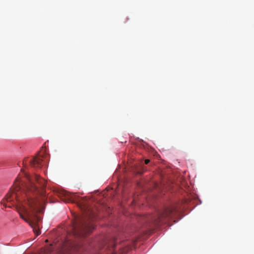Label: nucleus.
<instances>
[{"mask_svg": "<svg viewBox=\"0 0 254 254\" xmlns=\"http://www.w3.org/2000/svg\"><path fill=\"white\" fill-rule=\"evenodd\" d=\"M25 175L30 181L26 189L20 190L19 181L17 178L12 188L5 195V199L7 202H12L13 204H17V209L20 217L29 223L34 233L38 236L41 234L39 225L41 218L37 216V213L41 212V209L37 196L38 194L44 195L46 181L39 175H35L34 180L40 187L39 190L29 175Z\"/></svg>", "mask_w": 254, "mask_h": 254, "instance_id": "nucleus-1", "label": "nucleus"}, {"mask_svg": "<svg viewBox=\"0 0 254 254\" xmlns=\"http://www.w3.org/2000/svg\"><path fill=\"white\" fill-rule=\"evenodd\" d=\"M25 175L30 181L26 189L20 190L19 181L17 178L12 188L5 195V199L7 202H12L13 204H17V209L20 217L29 223L34 233L38 236L41 234L39 225L41 218L37 216V213L41 212V209L37 196L38 194L44 195L46 181L39 175H35L34 180L40 187L39 190L29 175Z\"/></svg>", "mask_w": 254, "mask_h": 254, "instance_id": "nucleus-2", "label": "nucleus"}, {"mask_svg": "<svg viewBox=\"0 0 254 254\" xmlns=\"http://www.w3.org/2000/svg\"><path fill=\"white\" fill-rule=\"evenodd\" d=\"M175 211V209L172 207L165 208L159 212L157 217L153 218L152 221H154V223L157 224L162 222L165 218H171Z\"/></svg>", "mask_w": 254, "mask_h": 254, "instance_id": "nucleus-3", "label": "nucleus"}, {"mask_svg": "<svg viewBox=\"0 0 254 254\" xmlns=\"http://www.w3.org/2000/svg\"><path fill=\"white\" fill-rule=\"evenodd\" d=\"M48 159L43 154H39L29 161L31 166L34 168H41L46 166Z\"/></svg>", "mask_w": 254, "mask_h": 254, "instance_id": "nucleus-4", "label": "nucleus"}, {"mask_svg": "<svg viewBox=\"0 0 254 254\" xmlns=\"http://www.w3.org/2000/svg\"><path fill=\"white\" fill-rule=\"evenodd\" d=\"M75 235L78 237H84L92 231V227L85 224H82L79 226L74 227Z\"/></svg>", "mask_w": 254, "mask_h": 254, "instance_id": "nucleus-5", "label": "nucleus"}, {"mask_svg": "<svg viewBox=\"0 0 254 254\" xmlns=\"http://www.w3.org/2000/svg\"><path fill=\"white\" fill-rule=\"evenodd\" d=\"M53 251L51 246L47 247L46 249L42 250L41 254H50Z\"/></svg>", "mask_w": 254, "mask_h": 254, "instance_id": "nucleus-6", "label": "nucleus"}, {"mask_svg": "<svg viewBox=\"0 0 254 254\" xmlns=\"http://www.w3.org/2000/svg\"><path fill=\"white\" fill-rule=\"evenodd\" d=\"M116 244L115 242V240H112V241L108 244V247H111L113 248H115L116 247Z\"/></svg>", "mask_w": 254, "mask_h": 254, "instance_id": "nucleus-7", "label": "nucleus"}, {"mask_svg": "<svg viewBox=\"0 0 254 254\" xmlns=\"http://www.w3.org/2000/svg\"><path fill=\"white\" fill-rule=\"evenodd\" d=\"M81 244H74V245L73 246L74 249L76 251H79V248L81 247Z\"/></svg>", "mask_w": 254, "mask_h": 254, "instance_id": "nucleus-8", "label": "nucleus"}, {"mask_svg": "<svg viewBox=\"0 0 254 254\" xmlns=\"http://www.w3.org/2000/svg\"><path fill=\"white\" fill-rule=\"evenodd\" d=\"M149 162H150V160H149V159H146V160H145V163L146 164H148V163H149Z\"/></svg>", "mask_w": 254, "mask_h": 254, "instance_id": "nucleus-9", "label": "nucleus"}]
</instances>
